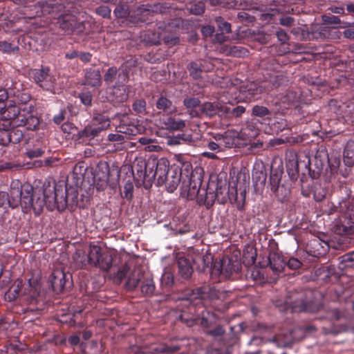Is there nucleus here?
<instances>
[{"label":"nucleus","instance_id":"f257e3e1","mask_svg":"<svg viewBox=\"0 0 354 354\" xmlns=\"http://www.w3.org/2000/svg\"><path fill=\"white\" fill-rule=\"evenodd\" d=\"M175 10L174 6H167V3L156 6V12L139 7L132 12L131 18L135 22L151 24L154 19L158 21L157 30L147 31L148 41L151 44L158 45L164 41L167 44H175L178 40L176 31L183 24V21L180 18L169 19L167 22L162 21L163 15L171 17L176 12Z\"/></svg>","mask_w":354,"mask_h":354},{"label":"nucleus","instance_id":"f03ea898","mask_svg":"<svg viewBox=\"0 0 354 354\" xmlns=\"http://www.w3.org/2000/svg\"><path fill=\"white\" fill-rule=\"evenodd\" d=\"M149 174H148L147 187H151L153 182L157 186L165 185L169 192H174L180 183L182 169L176 165H169L165 158L160 159H149Z\"/></svg>","mask_w":354,"mask_h":354},{"label":"nucleus","instance_id":"7ed1b4c3","mask_svg":"<svg viewBox=\"0 0 354 354\" xmlns=\"http://www.w3.org/2000/svg\"><path fill=\"white\" fill-rule=\"evenodd\" d=\"M44 285V277L42 270H32L28 283H24L22 279H17L6 293V297L9 301L21 297L29 304H37L43 299Z\"/></svg>","mask_w":354,"mask_h":354},{"label":"nucleus","instance_id":"20e7f679","mask_svg":"<svg viewBox=\"0 0 354 354\" xmlns=\"http://www.w3.org/2000/svg\"><path fill=\"white\" fill-rule=\"evenodd\" d=\"M46 185V207L53 211L62 212L66 209L73 211L77 205L78 192L75 187L57 184L53 179H48Z\"/></svg>","mask_w":354,"mask_h":354},{"label":"nucleus","instance_id":"39448f33","mask_svg":"<svg viewBox=\"0 0 354 354\" xmlns=\"http://www.w3.org/2000/svg\"><path fill=\"white\" fill-rule=\"evenodd\" d=\"M183 167L187 174L190 171L191 172L189 175L186 174L185 177L183 175L181 176V194L189 200L197 199L203 189L201 187L203 183V170L201 167L192 170V165L189 162L183 163Z\"/></svg>","mask_w":354,"mask_h":354},{"label":"nucleus","instance_id":"423d86ee","mask_svg":"<svg viewBox=\"0 0 354 354\" xmlns=\"http://www.w3.org/2000/svg\"><path fill=\"white\" fill-rule=\"evenodd\" d=\"M263 68V82L268 83L267 90H271L288 84L289 80L287 73L281 71V64L273 57H270L261 62Z\"/></svg>","mask_w":354,"mask_h":354},{"label":"nucleus","instance_id":"0eeeda50","mask_svg":"<svg viewBox=\"0 0 354 354\" xmlns=\"http://www.w3.org/2000/svg\"><path fill=\"white\" fill-rule=\"evenodd\" d=\"M128 291H133L138 288L142 296L151 297L153 295L156 286L151 275L142 271L139 268L133 270L125 283Z\"/></svg>","mask_w":354,"mask_h":354},{"label":"nucleus","instance_id":"6e6552de","mask_svg":"<svg viewBox=\"0 0 354 354\" xmlns=\"http://www.w3.org/2000/svg\"><path fill=\"white\" fill-rule=\"evenodd\" d=\"M304 168L302 169L300 180L301 183L305 181L306 175L312 179H317L324 169L325 162L328 159L327 155L324 152L317 151L313 158L306 155L302 156Z\"/></svg>","mask_w":354,"mask_h":354},{"label":"nucleus","instance_id":"1a4fd4ad","mask_svg":"<svg viewBox=\"0 0 354 354\" xmlns=\"http://www.w3.org/2000/svg\"><path fill=\"white\" fill-rule=\"evenodd\" d=\"M249 186V176L239 173L236 178H231L227 187L228 200L231 203L244 202Z\"/></svg>","mask_w":354,"mask_h":354},{"label":"nucleus","instance_id":"9d476101","mask_svg":"<svg viewBox=\"0 0 354 354\" xmlns=\"http://www.w3.org/2000/svg\"><path fill=\"white\" fill-rule=\"evenodd\" d=\"M315 331L316 328L313 325H306L304 327L298 326L289 330L286 333L277 334L274 337L273 341L278 347H289L295 341L301 340L307 334L313 333Z\"/></svg>","mask_w":354,"mask_h":354},{"label":"nucleus","instance_id":"9b49d317","mask_svg":"<svg viewBox=\"0 0 354 354\" xmlns=\"http://www.w3.org/2000/svg\"><path fill=\"white\" fill-rule=\"evenodd\" d=\"M23 189L24 185H21L19 180L12 181L9 193L0 192V207H9L14 209L21 205Z\"/></svg>","mask_w":354,"mask_h":354},{"label":"nucleus","instance_id":"f8f14e48","mask_svg":"<svg viewBox=\"0 0 354 354\" xmlns=\"http://www.w3.org/2000/svg\"><path fill=\"white\" fill-rule=\"evenodd\" d=\"M117 133H110L108 140L111 142L122 143L127 138L122 134L128 136H136L140 133V129L138 125L131 122L127 115H122L120 124L116 127Z\"/></svg>","mask_w":354,"mask_h":354},{"label":"nucleus","instance_id":"ddd939ff","mask_svg":"<svg viewBox=\"0 0 354 354\" xmlns=\"http://www.w3.org/2000/svg\"><path fill=\"white\" fill-rule=\"evenodd\" d=\"M42 197L33 199V187L30 184H24L21 206L24 209L32 208L36 215L43 212L44 207V189L41 190Z\"/></svg>","mask_w":354,"mask_h":354},{"label":"nucleus","instance_id":"4468645a","mask_svg":"<svg viewBox=\"0 0 354 354\" xmlns=\"http://www.w3.org/2000/svg\"><path fill=\"white\" fill-rule=\"evenodd\" d=\"M0 131H10L17 120L19 109L12 101H8L3 107H0Z\"/></svg>","mask_w":354,"mask_h":354},{"label":"nucleus","instance_id":"2eb2a0df","mask_svg":"<svg viewBox=\"0 0 354 354\" xmlns=\"http://www.w3.org/2000/svg\"><path fill=\"white\" fill-rule=\"evenodd\" d=\"M288 308L291 309L292 313L309 312L315 313L319 310L322 306L315 304L312 301H308L304 299V293L299 292L292 296L291 299L286 301Z\"/></svg>","mask_w":354,"mask_h":354},{"label":"nucleus","instance_id":"dca6fc26","mask_svg":"<svg viewBox=\"0 0 354 354\" xmlns=\"http://www.w3.org/2000/svg\"><path fill=\"white\" fill-rule=\"evenodd\" d=\"M59 28L66 34L80 35L85 30L84 22H78L77 17L69 13L59 15L56 22Z\"/></svg>","mask_w":354,"mask_h":354},{"label":"nucleus","instance_id":"f3484780","mask_svg":"<svg viewBox=\"0 0 354 354\" xmlns=\"http://www.w3.org/2000/svg\"><path fill=\"white\" fill-rule=\"evenodd\" d=\"M48 283L52 290L59 294L70 288L72 285L71 275L60 269L55 270L49 277Z\"/></svg>","mask_w":354,"mask_h":354},{"label":"nucleus","instance_id":"a211bd4d","mask_svg":"<svg viewBox=\"0 0 354 354\" xmlns=\"http://www.w3.org/2000/svg\"><path fill=\"white\" fill-rule=\"evenodd\" d=\"M18 109L19 113L17 115L16 126L24 127L30 131L37 130L40 124V120L37 115L32 114L34 106H26L24 108Z\"/></svg>","mask_w":354,"mask_h":354},{"label":"nucleus","instance_id":"6ab92c4d","mask_svg":"<svg viewBox=\"0 0 354 354\" xmlns=\"http://www.w3.org/2000/svg\"><path fill=\"white\" fill-rule=\"evenodd\" d=\"M192 295L194 299H199L203 306H207L219 299L221 292L214 286L204 285L194 288Z\"/></svg>","mask_w":354,"mask_h":354},{"label":"nucleus","instance_id":"aec40b11","mask_svg":"<svg viewBox=\"0 0 354 354\" xmlns=\"http://www.w3.org/2000/svg\"><path fill=\"white\" fill-rule=\"evenodd\" d=\"M125 83H115V85L106 89V98L107 101L114 106H118L127 101L129 97Z\"/></svg>","mask_w":354,"mask_h":354},{"label":"nucleus","instance_id":"412c9836","mask_svg":"<svg viewBox=\"0 0 354 354\" xmlns=\"http://www.w3.org/2000/svg\"><path fill=\"white\" fill-rule=\"evenodd\" d=\"M91 257H93V266L98 267L103 271H108L112 266L113 256L108 252H102L101 248L97 245H91Z\"/></svg>","mask_w":354,"mask_h":354},{"label":"nucleus","instance_id":"4be33fe9","mask_svg":"<svg viewBox=\"0 0 354 354\" xmlns=\"http://www.w3.org/2000/svg\"><path fill=\"white\" fill-rule=\"evenodd\" d=\"M132 171L137 184L143 185L145 189H149L147 187L149 174V160L147 161L143 159L137 160L132 167Z\"/></svg>","mask_w":354,"mask_h":354},{"label":"nucleus","instance_id":"5701e85b","mask_svg":"<svg viewBox=\"0 0 354 354\" xmlns=\"http://www.w3.org/2000/svg\"><path fill=\"white\" fill-rule=\"evenodd\" d=\"M100 129L96 124H89L78 133L80 142L93 146L100 141Z\"/></svg>","mask_w":354,"mask_h":354},{"label":"nucleus","instance_id":"b1692460","mask_svg":"<svg viewBox=\"0 0 354 354\" xmlns=\"http://www.w3.org/2000/svg\"><path fill=\"white\" fill-rule=\"evenodd\" d=\"M180 348L181 346L178 344L159 347L156 344H151L149 345L133 347L132 351L135 354H162L165 352L175 353Z\"/></svg>","mask_w":354,"mask_h":354},{"label":"nucleus","instance_id":"393cba45","mask_svg":"<svg viewBox=\"0 0 354 354\" xmlns=\"http://www.w3.org/2000/svg\"><path fill=\"white\" fill-rule=\"evenodd\" d=\"M187 68L193 79L199 80L203 77V74L212 71L214 65L210 62L200 59L189 63Z\"/></svg>","mask_w":354,"mask_h":354},{"label":"nucleus","instance_id":"a878e982","mask_svg":"<svg viewBox=\"0 0 354 354\" xmlns=\"http://www.w3.org/2000/svg\"><path fill=\"white\" fill-rule=\"evenodd\" d=\"M276 162H273L270 167V185L271 191L277 196H280V192L283 189V185H281L282 174H283V165L280 163L277 167H274Z\"/></svg>","mask_w":354,"mask_h":354},{"label":"nucleus","instance_id":"bb28decb","mask_svg":"<svg viewBox=\"0 0 354 354\" xmlns=\"http://www.w3.org/2000/svg\"><path fill=\"white\" fill-rule=\"evenodd\" d=\"M328 251V243L318 238L311 239L306 245L307 253L314 257L319 258L324 257Z\"/></svg>","mask_w":354,"mask_h":354},{"label":"nucleus","instance_id":"cd10ccee","mask_svg":"<svg viewBox=\"0 0 354 354\" xmlns=\"http://www.w3.org/2000/svg\"><path fill=\"white\" fill-rule=\"evenodd\" d=\"M266 85L260 84L258 82H249L241 86V92L249 100H254L259 97V95L266 91Z\"/></svg>","mask_w":354,"mask_h":354},{"label":"nucleus","instance_id":"c85d7f7f","mask_svg":"<svg viewBox=\"0 0 354 354\" xmlns=\"http://www.w3.org/2000/svg\"><path fill=\"white\" fill-rule=\"evenodd\" d=\"M196 138H194L191 131L178 132L167 138V144L171 146L178 145H196Z\"/></svg>","mask_w":354,"mask_h":354},{"label":"nucleus","instance_id":"c756f323","mask_svg":"<svg viewBox=\"0 0 354 354\" xmlns=\"http://www.w3.org/2000/svg\"><path fill=\"white\" fill-rule=\"evenodd\" d=\"M261 124L259 120L257 118L251 119L247 121L241 128L240 133L244 139L255 138L259 134Z\"/></svg>","mask_w":354,"mask_h":354},{"label":"nucleus","instance_id":"7c9ffc66","mask_svg":"<svg viewBox=\"0 0 354 354\" xmlns=\"http://www.w3.org/2000/svg\"><path fill=\"white\" fill-rule=\"evenodd\" d=\"M208 189L214 192L218 203L225 204L227 201L228 196L225 181L222 180H217L216 182L212 180L208 183Z\"/></svg>","mask_w":354,"mask_h":354},{"label":"nucleus","instance_id":"2f4dec72","mask_svg":"<svg viewBox=\"0 0 354 354\" xmlns=\"http://www.w3.org/2000/svg\"><path fill=\"white\" fill-rule=\"evenodd\" d=\"M302 160V156H297V154H294L292 159H289L286 162L287 173L293 182L296 181L299 176V170L304 166Z\"/></svg>","mask_w":354,"mask_h":354},{"label":"nucleus","instance_id":"473e14b6","mask_svg":"<svg viewBox=\"0 0 354 354\" xmlns=\"http://www.w3.org/2000/svg\"><path fill=\"white\" fill-rule=\"evenodd\" d=\"M75 266L78 268H84L87 265H93V257H91V245L89 253L87 254L84 250H77L73 255Z\"/></svg>","mask_w":354,"mask_h":354},{"label":"nucleus","instance_id":"72a5a7b5","mask_svg":"<svg viewBox=\"0 0 354 354\" xmlns=\"http://www.w3.org/2000/svg\"><path fill=\"white\" fill-rule=\"evenodd\" d=\"M118 78L116 83H126L129 80V75L125 71L118 72L115 66L110 67L104 75V80L106 84L113 82Z\"/></svg>","mask_w":354,"mask_h":354},{"label":"nucleus","instance_id":"f704fd0d","mask_svg":"<svg viewBox=\"0 0 354 354\" xmlns=\"http://www.w3.org/2000/svg\"><path fill=\"white\" fill-rule=\"evenodd\" d=\"M224 105H220L217 102H205L201 105L200 111H201V116L203 115L212 118L216 115L220 117H223V107Z\"/></svg>","mask_w":354,"mask_h":354},{"label":"nucleus","instance_id":"c9c22d12","mask_svg":"<svg viewBox=\"0 0 354 354\" xmlns=\"http://www.w3.org/2000/svg\"><path fill=\"white\" fill-rule=\"evenodd\" d=\"M155 106L159 113L167 115L172 114L176 111V107L172 101L164 95H160L156 100Z\"/></svg>","mask_w":354,"mask_h":354},{"label":"nucleus","instance_id":"e433bc0d","mask_svg":"<svg viewBox=\"0 0 354 354\" xmlns=\"http://www.w3.org/2000/svg\"><path fill=\"white\" fill-rule=\"evenodd\" d=\"M178 274L184 280L189 279L193 273V268L189 259L180 257L177 260Z\"/></svg>","mask_w":354,"mask_h":354},{"label":"nucleus","instance_id":"4c0bfd02","mask_svg":"<svg viewBox=\"0 0 354 354\" xmlns=\"http://www.w3.org/2000/svg\"><path fill=\"white\" fill-rule=\"evenodd\" d=\"M8 101H12L15 103V106L17 108H24L26 106L35 104L31 101V96L29 93L17 91L13 93V99H10Z\"/></svg>","mask_w":354,"mask_h":354},{"label":"nucleus","instance_id":"58836bf2","mask_svg":"<svg viewBox=\"0 0 354 354\" xmlns=\"http://www.w3.org/2000/svg\"><path fill=\"white\" fill-rule=\"evenodd\" d=\"M183 104L189 110L192 118L201 117V101L198 97H186L183 100Z\"/></svg>","mask_w":354,"mask_h":354},{"label":"nucleus","instance_id":"ea45409f","mask_svg":"<svg viewBox=\"0 0 354 354\" xmlns=\"http://www.w3.org/2000/svg\"><path fill=\"white\" fill-rule=\"evenodd\" d=\"M216 201H217L216 195L214 191L208 189V186L206 189L203 188L202 192L196 199L199 205H204L207 208L212 207Z\"/></svg>","mask_w":354,"mask_h":354},{"label":"nucleus","instance_id":"a19ab883","mask_svg":"<svg viewBox=\"0 0 354 354\" xmlns=\"http://www.w3.org/2000/svg\"><path fill=\"white\" fill-rule=\"evenodd\" d=\"M268 262L270 269L274 273H279L286 267V261L283 257L277 252H271L268 257Z\"/></svg>","mask_w":354,"mask_h":354},{"label":"nucleus","instance_id":"79ce46f5","mask_svg":"<svg viewBox=\"0 0 354 354\" xmlns=\"http://www.w3.org/2000/svg\"><path fill=\"white\" fill-rule=\"evenodd\" d=\"M86 84L93 86L99 87L101 85V73L99 69L92 68H86L85 71Z\"/></svg>","mask_w":354,"mask_h":354},{"label":"nucleus","instance_id":"37998d69","mask_svg":"<svg viewBox=\"0 0 354 354\" xmlns=\"http://www.w3.org/2000/svg\"><path fill=\"white\" fill-rule=\"evenodd\" d=\"M162 128L169 130H181L185 127V122L175 117H167L162 121Z\"/></svg>","mask_w":354,"mask_h":354},{"label":"nucleus","instance_id":"c03bdc74","mask_svg":"<svg viewBox=\"0 0 354 354\" xmlns=\"http://www.w3.org/2000/svg\"><path fill=\"white\" fill-rule=\"evenodd\" d=\"M344 161L348 166L354 165V140L350 139L346 143L344 151Z\"/></svg>","mask_w":354,"mask_h":354},{"label":"nucleus","instance_id":"a18cd8bd","mask_svg":"<svg viewBox=\"0 0 354 354\" xmlns=\"http://www.w3.org/2000/svg\"><path fill=\"white\" fill-rule=\"evenodd\" d=\"M223 267L224 264L220 263V261L214 263L210 270V277L213 282L218 283L225 279L223 275Z\"/></svg>","mask_w":354,"mask_h":354},{"label":"nucleus","instance_id":"49530a36","mask_svg":"<svg viewBox=\"0 0 354 354\" xmlns=\"http://www.w3.org/2000/svg\"><path fill=\"white\" fill-rule=\"evenodd\" d=\"M86 170V167H84V162H79L74 167L73 174H71L68 178L76 180L75 183V187H78L82 184Z\"/></svg>","mask_w":354,"mask_h":354},{"label":"nucleus","instance_id":"de8ad7c7","mask_svg":"<svg viewBox=\"0 0 354 354\" xmlns=\"http://www.w3.org/2000/svg\"><path fill=\"white\" fill-rule=\"evenodd\" d=\"M223 117L227 118H239L242 115L245 111V108L243 106L239 105L236 107L231 108L228 106L224 105L223 107Z\"/></svg>","mask_w":354,"mask_h":354},{"label":"nucleus","instance_id":"09e8293b","mask_svg":"<svg viewBox=\"0 0 354 354\" xmlns=\"http://www.w3.org/2000/svg\"><path fill=\"white\" fill-rule=\"evenodd\" d=\"M91 124H96L100 129V131H103L110 125L109 118L105 113H95Z\"/></svg>","mask_w":354,"mask_h":354},{"label":"nucleus","instance_id":"8fccbe9b","mask_svg":"<svg viewBox=\"0 0 354 354\" xmlns=\"http://www.w3.org/2000/svg\"><path fill=\"white\" fill-rule=\"evenodd\" d=\"M186 6L187 10L193 15H200L205 11V3L203 0H195L194 1H190Z\"/></svg>","mask_w":354,"mask_h":354},{"label":"nucleus","instance_id":"3c124183","mask_svg":"<svg viewBox=\"0 0 354 354\" xmlns=\"http://www.w3.org/2000/svg\"><path fill=\"white\" fill-rule=\"evenodd\" d=\"M220 263H222L224 264L223 275H224L225 279L230 278L231 277V275L232 274V273L238 272V271L239 270V266L238 265V263L234 264L232 262V259H229L227 260V262L226 261V260L223 259V260L220 261Z\"/></svg>","mask_w":354,"mask_h":354},{"label":"nucleus","instance_id":"603ef678","mask_svg":"<svg viewBox=\"0 0 354 354\" xmlns=\"http://www.w3.org/2000/svg\"><path fill=\"white\" fill-rule=\"evenodd\" d=\"M129 271V267L127 264L122 266L116 272L111 275V279L116 284H120L124 279L126 278Z\"/></svg>","mask_w":354,"mask_h":354},{"label":"nucleus","instance_id":"864d4df0","mask_svg":"<svg viewBox=\"0 0 354 354\" xmlns=\"http://www.w3.org/2000/svg\"><path fill=\"white\" fill-rule=\"evenodd\" d=\"M29 76L40 87H43V82L44 80V69L43 67L40 69H31L29 71Z\"/></svg>","mask_w":354,"mask_h":354},{"label":"nucleus","instance_id":"5fc2aeb1","mask_svg":"<svg viewBox=\"0 0 354 354\" xmlns=\"http://www.w3.org/2000/svg\"><path fill=\"white\" fill-rule=\"evenodd\" d=\"M301 92L299 90L290 89L287 91L284 99L290 104H295L301 101Z\"/></svg>","mask_w":354,"mask_h":354},{"label":"nucleus","instance_id":"6e6d98bb","mask_svg":"<svg viewBox=\"0 0 354 354\" xmlns=\"http://www.w3.org/2000/svg\"><path fill=\"white\" fill-rule=\"evenodd\" d=\"M113 13L118 18H126L128 16L131 17L132 12L129 10L128 6L126 3H121L115 7Z\"/></svg>","mask_w":354,"mask_h":354},{"label":"nucleus","instance_id":"4d7b16f0","mask_svg":"<svg viewBox=\"0 0 354 354\" xmlns=\"http://www.w3.org/2000/svg\"><path fill=\"white\" fill-rule=\"evenodd\" d=\"M44 152L43 147L33 146L32 147L27 148L25 154L27 158L34 159L42 156Z\"/></svg>","mask_w":354,"mask_h":354},{"label":"nucleus","instance_id":"13d9d810","mask_svg":"<svg viewBox=\"0 0 354 354\" xmlns=\"http://www.w3.org/2000/svg\"><path fill=\"white\" fill-rule=\"evenodd\" d=\"M19 48L17 46L6 41H0V51L6 54H14L19 51Z\"/></svg>","mask_w":354,"mask_h":354},{"label":"nucleus","instance_id":"bf43d9fd","mask_svg":"<svg viewBox=\"0 0 354 354\" xmlns=\"http://www.w3.org/2000/svg\"><path fill=\"white\" fill-rule=\"evenodd\" d=\"M313 197L317 202L322 201L326 196L327 191L320 185L315 184L313 188Z\"/></svg>","mask_w":354,"mask_h":354},{"label":"nucleus","instance_id":"052dcab7","mask_svg":"<svg viewBox=\"0 0 354 354\" xmlns=\"http://www.w3.org/2000/svg\"><path fill=\"white\" fill-rule=\"evenodd\" d=\"M146 101L143 99H138L135 100L132 105L133 110L138 114H145L146 113Z\"/></svg>","mask_w":354,"mask_h":354},{"label":"nucleus","instance_id":"680f3d73","mask_svg":"<svg viewBox=\"0 0 354 354\" xmlns=\"http://www.w3.org/2000/svg\"><path fill=\"white\" fill-rule=\"evenodd\" d=\"M252 113L253 115L263 118L270 115L271 113L267 107L256 105L252 108Z\"/></svg>","mask_w":354,"mask_h":354},{"label":"nucleus","instance_id":"e2e57ef3","mask_svg":"<svg viewBox=\"0 0 354 354\" xmlns=\"http://www.w3.org/2000/svg\"><path fill=\"white\" fill-rule=\"evenodd\" d=\"M11 143L17 144L19 143L24 138V132L18 129H12L10 130Z\"/></svg>","mask_w":354,"mask_h":354},{"label":"nucleus","instance_id":"0e129e2a","mask_svg":"<svg viewBox=\"0 0 354 354\" xmlns=\"http://www.w3.org/2000/svg\"><path fill=\"white\" fill-rule=\"evenodd\" d=\"M106 169V172L103 173L102 177H100L99 180L100 183H97L96 187L97 190H104L107 185L108 180V171H109V166L106 163L102 164Z\"/></svg>","mask_w":354,"mask_h":354},{"label":"nucleus","instance_id":"69168bd1","mask_svg":"<svg viewBox=\"0 0 354 354\" xmlns=\"http://www.w3.org/2000/svg\"><path fill=\"white\" fill-rule=\"evenodd\" d=\"M79 98L81 102L86 106H90L92 104L93 95L91 91H84L79 95Z\"/></svg>","mask_w":354,"mask_h":354},{"label":"nucleus","instance_id":"338daca9","mask_svg":"<svg viewBox=\"0 0 354 354\" xmlns=\"http://www.w3.org/2000/svg\"><path fill=\"white\" fill-rule=\"evenodd\" d=\"M237 19L240 22L250 24L254 21L255 17L245 11L239 12Z\"/></svg>","mask_w":354,"mask_h":354},{"label":"nucleus","instance_id":"774afa93","mask_svg":"<svg viewBox=\"0 0 354 354\" xmlns=\"http://www.w3.org/2000/svg\"><path fill=\"white\" fill-rule=\"evenodd\" d=\"M247 53L246 48L236 46H230L229 50V54L235 57L245 56Z\"/></svg>","mask_w":354,"mask_h":354}]
</instances>
